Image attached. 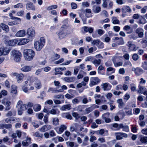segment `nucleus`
Instances as JSON below:
<instances>
[{"instance_id":"f257e3e1","label":"nucleus","mask_w":147,"mask_h":147,"mask_svg":"<svg viewBox=\"0 0 147 147\" xmlns=\"http://www.w3.org/2000/svg\"><path fill=\"white\" fill-rule=\"evenodd\" d=\"M34 82V85L35 87L38 89H40L42 87V84L38 78L33 76H28L27 80L25 81L24 83L30 86Z\"/></svg>"},{"instance_id":"f03ea898","label":"nucleus","mask_w":147,"mask_h":147,"mask_svg":"<svg viewBox=\"0 0 147 147\" xmlns=\"http://www.w3.org/2000/svg\"><path fill=\"white\" fill-rule=\"evenodd\" d=\"M32 107L33 106V104L31 103H29L28 105L23 104V102L19 100L17 103L16 107L18 109V113L19 115H21L23 113V111L26 110L27 106Z\"/></svg>"},{"instance_id":"7ed1b4c3","label":"nucleus","mask_w":147,"mask_h":147,"mask_svg":"<svg viewBox=\"0 0 147 147\" xmlns=\"http://www.w3.org/2000/svg\"><path fill=\"white\" fill-rule=\"evenodd\" d=\"M24 56L25 59L27 61H32L35 56L34 51L31 49H25L23 52Z\"/></svg>"},{"instance_id":"20e7f679","label":"nucleus","mask_w":147,"mask_h":147,"mask_svg":"<svg viewBox=\"0 0 147 147\" xmlns=\"http://www.w3.org/2000/svg\"><path fill=\"white\" fill-rule=\"evenodd\" d=\"M45 42L43 37H41L38 40L34 41V46L35 49L37 51H40L44 45Z\"/></svg>"},{"instance_id":"39448f33","label":"nucleus","mask_w":147,"mask_h":147,"mask_svg":"<svg viewBox=\"0 0 147 147\" xmlns=\"http://www.w3.org/2000/svg\"><path fill=\"white\" fill-rule=\"evenodd\" d=\"M11 58L14 61L18 62L20 60L22 56L21 53L19 51L16 50H13L10 53Z\"/></svg>"},{"instance_id":"423d86ee","label":"nucleus","mask_w":147,"mask_h":147,"mask_svg":"<svg viewBox=\"0 0 147 147\" xmlns=\"http://www.w3.org/2000/svg\"><path fill=\"white\" fill-rule=\"evenodd\" d=\"M27 34L28 38L30 39H32L35 36L36 32L35 29L33 27H31L27 29Z\"/></svg>"},{"instance_id":"0eeeda50","label":"nucleus","mask_w":147,"mask_h":147,"mask_svg":"<svg viewBox=\"0 0 147 147\" xmlns=\"http://www.w3.org/2000/svg\"><path fill=\"white\" fill-rule=\"evenodd\" d=\"M122 13V15L123 17H124L126 16V13L127 12L131 13V9L127 5L123 6L121 9Z\"/></svg>"},{"instance_id":"6e6552de","label":"nucleus","mask_w":147,"mask_h":147,"mask_svg":"<svg viewBox=\"0 0 147 147\" xmlns=\"http://www.w3.org/2000/svg\"><path fill=\"white\" fill-rule=\"evenodd\" d=\"M10 50V49L6 47H0V56L2 55H5L8 54Z\"/></svg>"},{"instance_id":"1a4fd4ad","label":"nucleus","mask_w":147,"mask_h":147,"mask_svg":"<svg viewBox=\"0 0 147 147\" xmlns=\"http://www.w3.org/2000/svg\"><path fill=\"white\" fill-rule=\"evenodd\" d=\"M100 80L97 77L91 78L90 79L89 86L92 87L93 86L97 84L100 82Z\"/></svg>"},{"instance_id":"9d476101","label":"nucleus","mask_w":147,"mask_h":147,"mask_svg":"<svg viewBox=\"0 0 147 147\" xmlns=\"http://www.w3.org/2000/svg\"><path fill=\"white\" fill-rule=\"evenodd\" d=\"M66 30L65 29H63L56 32L58 35V37L59 39H62L64 38L66 35Z\"/></svg>"},{"instance_id":"9b49d317","label":"nucleus","mask_w":147,"mask_h":147,"mask_svg":"<svg viewBox=\"0 0 147 147\" xmlns=\"http://www.w3.org/2000/svg\"><path fill=\"white\" fill-rule=\"evenodd\" d=\"M115 135L117 140L122 139L123 137L127 138V134L123 133H116Z\"/></svg>"},{"instance_id":"f8f14e48","label":"nucleus","mask_w":147,"mask_h":147,"mask_svg":"<svg viewBox=\"0 0 147 147\" xmlns=\"http://www.w3.org/2000/svg\"><path fill=\"white\" fill-rule=\"evenodd\" d=\"M132 70L135 72L136 75L137 76L141 75L143 72V70L140 67H137L136 68L132 67Z\"/></svg>"},{"instance_id":"ddd939ff","label":"nucleus","mask_w":147,"mask_h":147,"mask_svg":"<svg viewBox=\"0 0 147 147\" xmlns=\"http://www.w3.org/2000/svg\"><path fill=\"white\" fill-rule=\"evenodd\" d=\"M127 45L128 47V49L130 51H136L137 50L136 45L131 42H128Z\"/></svg>"},{"instance_id":"4468645a","label":"nucleus","mask_w":147,"mask_h":147,"mask_svg":"<svg viewBox=\"0 0 147 147\" xmlns=\"http://www.w3.org/2000/svg\"><path fill=\"white\" fill-rule=\"evenodd\" d=\"M110 113L107 112L102 114V117L106 123H109L111 122V119L109 118Z\"/></svg>"},{"instance_id":"2eb2a0df","label":"nucleus","mask_w":147,"mask_h":147,"mask_svg":"<svg viewBox=\"0 0 147 147\" xmlns=\"http://www.w3.org/2000/svg\"><path fill=\"white\" fill-rule=\"evenodd\" d=\"M138 92V93L143 94L144 95H147V89L145 87L140 85L139 86V90Z\"/></svg>"},{"instance_id":"dca6fc26","label":"nucleus","mask_w":147,"mask_h":147,"mask_svg":"<svg viewBox=\"0 0 147 147\" xmlns=\"http://www.w3.org/2000/svg\"><path fill=\"white\" fill-rule=\"evenodd\" d=\"M118 59L117 57H114L112 58V60L113 63L115 66L116 67L121 66L123 65L122 62H117Z\"/></svg>"},{"instance_id":"f3484780","label":"nucleus","mask_w":147,"mask_h":147,"mask_svg":"<svg viewBox=\"0 0 147 147\" xmlns=\"http://www.w3.org/2000/svg\"><path fill=\"white\" fill-rule=\"evenodd\" d=\"M144 30L142 28H138L136 30V32L138 34V37L142 38L144 35Z\"/></svg>"},{"instance_id":"a211bd4d","label":"nucleus","mask_w":147,"mask_h":147,"mask_svg":"<svg viewBox=\"0 0 147 147\" xmlns=\"http://www.w3.org/2000/svg\"><path fill=\"white\" fill-rule=\"evenodd\" d=\"M122 124H118L117 123H115L113 124L112 127L111 128V129L113 130H119L121 128H122Z\"/></svg>"},{"instance_id":"6ab92c4d","label":"nucleus","mask_w":147,"mask_h":147,"mask_svg":"<svg viewBox=\"0 0 147 147\" xmlns=\"http://www.w3.org/2000/svg\"><path fill=\"white\" fill-rule=\"evenodd\" d=\"M113 40L114 42L116 43L118 45H123L124 43L123 38L121 37H115Z\"/></svg>"},{"instance_id":"aec40b11","label":"nucleus","mask_w":147,"mask_h":147,"mask_svg":"<svg viewBox=\"0 0 147 147\" xmlns=\"http://www.w3.org/2000/svg\"><path fill=\"white\" fill-rule=\"evenodd\" d=\"M101 86L102 87V88L104 91L109 90L111 89L112 87L111 85L107 83L102 84Z\"/></svg>"},{"instance_id":"412c9836","label":"nucleus","mask_w":147,"mask_h":147,"mask_svg":"<svg viewBox=\"0 0 147 147\" xmlns=\"http://www.w3.org/2000/svg\"><path fill=\"white\" fill-rule=\"evenodd\" d=\"M66 127L64 125H62L58 128L55 129L57 133L59 134H61L66 129Z\"/></svg>"},{"instance_id":"4be33fe9","label":"nucleus","mask_w":147,"mask_h":147,"mask_svg":"<svg viewBox=\"0 0 147 147\" xmlns=\"http://www.w3.org/2000/svg\"><path fill=\"white\" fill-rule=\"evenodd\" d=\"M25 30L23 29L18 31L15 34V36L17 37H22L26 35Z\"/></svg>"},{"instance_id":"5701e85b","label":"nucleus","mask_w":147,"mask_h":147,"mask_svg":"<svg viewBox=\"0 0 147 147\" xmlns=\"http://www.w3.org/2000/svg\"><path fill=\"white\" fill-rule=\"evenodd\" d=\"M52 128L51 126L49 125H46L43 126L42 127L39 129V131L41 132H45L50 129Z\"/></svg>"},{"instance_id":"b1692460","label":"nucleus","mask_w":147,"mask_h":147,"mask_svg":"<svg viewBox=\"0 0 147 147\" xmlns=\"http://www.w3.org/2000/svg\"><path fill=\"white\" fill-rule=\"evenodd\" d=\"M1 103L5 106V110L8 111L10 109L11 107L10 106L11 105V102L10 101L7 100L5 102L4 100H3Z\"/></svg>"},{"instance_id":"393cba45","label":"nucleus","mask_w":147,"mask_h":147,"mask_svg":"<svg viewBox=\"0 0 147 147\" xmlns=\"http://www.w3.org/2000/svg\"><path fill=\"white\" fill-rule=\"evenodd\" d=\"M30 39L29 38H22L20 40L18 45H24L28 43Z\"/></svg>"},{"instance_id":"a878e982","label":"nucleus","mask_w":147,"mask_h":147,"mask_svg":"<svg viewBox=\"0 0 147 147\" xmlns=\"http://www.w3.org/2000/svg\"><path fill=\"white\" fill-rule=\"evenodd\" d=\"M17 87L15 85H12L11 87V94L12 96H14L17 94Z\"/></svg>"},{"instance_id":"bb28decb","label":"nucleus","mask_w":147,"mask_h":147,"mask_svg":"<svg viewBox=\"0 0 147 147\" xmlns=\"http://www.w3.org/2000/svg\"><path fill=\"white\" fill-rule=\"evenodd\" d=\"M123 30L128 34L131 33L133 31L131 27L128 25H126L124 26Z\"/></svg>"},{"instance_id":"cd10ccee","label":"nucleus","mask_w":147,"mask_h":147,"mask_svg":"<svg viewBox=\"0 0 147 147\" xmlns=\"http://www.w3.org/2000/svg\"><path fill=\"white\" fill-rule=\"evenodd\" d=\"M0 28H1L3 30L5 31L6 32H8L9 31L8 26L4 23L0 24Z\"/></svg>"},{"instance_id":"c85d7f7f","label":"nucleus","mask_w":147,"mask_h":147,"mask_svg":"<svg viewBox=\"0 0 147 147\" xmlns=\"http://www.w3.org/2000/svg\"><path fill=\"white\" fill-rule=\"evenodd\" d=\"M32 67V66H25L22 67L21 70L24 72H28L31 70Z\"/></svg>"},{"instance_id":"c756f323","label":"nucleus","mask_w":147,"mask_h":147,"mask_svg":"<svg viewBox=\"0 0 147 147\" xmlns=\"http://www.w3.org/2000/svg\"><path fill=\"white\" fill-rule=\"evenodd\" d=\"M82 97L78 96L74 98L72 100V102L74 104H77L79 103L82 100Z\"/></svg>"},{"instance_id":"7c9ffc66","label":"nucleus","mask_w":147,"mask_h":147,"mask_svg":"<svg viewBox=\"0 0 147 147\" xmlns=\"http://www.w3.org/2000/svg\"><path fill=\"white\" fill-rule=\"evenodd\" d=\"M82 29L85 32H89L90 33H92L94 31V29L90 27L84 26L82 27Z\"/></svg>"},{"instance_id":"2f4dec72","label":"nucleus","mask_w":147,"mask_h":147,"mask_svg":"<svg viewBox=\"0 0 147 147\" xmlns=\"http://www.w3.org/2000/svg\"><path fill=\"white\" fill-rule=\"evenodd\" d=\"M18 40L17 39H14L13 40H9L8 42V44L9 46H14L18 42Z\"/></svg>"},{"instance_id":"473e14b6","label":"nucleus","mask_w":147,"mask_h":147,"mask_svg":"<svg viewBox=\"0 0 147 147\" xmlns=\"http://www.w3.org/2000/svg\"><path fill=\"white\" fill-rule=\"evenodd\" d=\"M86 13L85 15L88 18L92 17L93 16V14L91 13V10L89 9H86L85 10Z\"/></svg>"},{"instance_id":"72a5a7b5","label":"nucleus","mask_w":147,"mask_h":147,"mask_svg":"<svg viewBox=\"0 0 147 147\" xmlns=\"http://www.w3.org/2000/svg\"><path fill=\"white\" fill-rule=\"evenodd\" d=\"M26 9L28 10H35V6L32 3H28L26 5Z\"/></svg>"},{"instance_id":"f704fd0d","label":"nucleus","mask_w":147,"mask_h":147,"mask_svg":"<svg viewBox=\"0 0 147 147\" xmlns=\"http://www.w3.org/2000/svg\"><path fill=\"white\" fill-rule=\"evenodd\" d=\"M71 106L70 104L64 105L62 106L60 110L62 111H65L66 110H69L71 109Z\"/></svg>"},{"instance_id":"c9c22d12","label":"nucleus","mask_w":147,"mask_h":147,"mask_svg":"<svg viewBox=\"0 0 147 147\" xmlns=\"http://www.w3.org/2000/svg\"><path fill=\"white\" fill-rule=\"evenodd\" d=\"M111 21L113 24H119L120 22L117 18L115 16H113L111 18Z\"/></svg>"},{"instance_id":"e433bc0d","label":"nucleus","mask_w":147,"mask_h":147,"mask_svg":"<svg viewBox=\"0 0 147 147\" xmlns=\"http://www.w3.org/2000/svg\"><path fill=\"white\" fill-rule=\"evenodd\" d=\"M17 82L18 83L21 82L23 80L24 78V75L23 74L21 73L19 74H18L17 76Z\"/></svg>"},{"instance_id":"4c0bfd02","label":"nucleus","mask_w":147,"mask_h":147,"mask_svg":"<svg viewBox=\"0 0 147 147\" xmlns=\"http://www.w3.org/2000/svg\"><path fill=\"white\" fill-rule=\"evenodd\" d=\"M16 133L18 137L19 138H20L22 135L24 136L23 138L26 136V133L24 132L22 133L21 131L20 130H17L16 131Z\"/></svg>"},{"instance_id":"58836bf2","label":"nucleus","mask_w":147,"mask_h":147,"mask_svg":"<svg viewBox=\"0 0 147 147\" xmlns=\"http://www.w3.org/2000/svg\"><path fill=\"white\" fill-rule=\"evenodd\" d=\"M31 138L27 137V141H24L22 142V144L24 146H26L31 143Z\"/></svg>"},{"instance_id":"ea45409f","label":"nucleus","mask_w":147,"mask_h":147,"mask_svg":"<svg viewBox=\"0 0 147 147\" xmlns=\"http://www.w3.org/2000/svg\"><path fill=\"white\" fill-rule=\"evenodd\" d=\"M140 141L143 143L146 144L147 143V137L142 135L140 136Z\"/></svg>"},{"instance_id":"a19ab883","label":"nucleus","mask_w":147,"mask_h":147,"mask_svg":"<svg viewBox=\"0 0 147 147\" xmlns=\"http://www.w3.org/2000/svg\"><path fill=\"white\" fill-rule=\"evenodd\" d=\"M34 111L36 112L40 111L41 109V107L40 105L38 104L34 105L33 107Z\"/></svg>"},{"instance_id":"79ce46f5","label":"nucleus","mask_w":147,"mask_h":147,"mask_svg":"<svg viewBox=\"0 0 147 147\" xmlns=\"http://www.w3.org/2000/svg\"><path fill=\"white\" fill-rule=\"evenodd\" d=\"M93 11L95 13H99L101 11V8L99 6H93Z\"/></svg>"},{"instance_id":"37998d69","label":"nucleus","mask_w":147,"mask_h":147,"mask_svg":"<svg viewBox=\"0 0 147 147\" xmlns=\"http://www.w3.org/2000/svg\"><path fill=\"white\" fill-rule=\"evenodd\" d=\"M66 144L67 146L70 147H77L78 145L76 144H74L73 142H66Z\"/></svg>"},{"instance_id":"c03bdc74","label":"nucleus","mask_w":147,"mask_h":147,"mask_svg":"<svg viewBox=\"0 0 147 147\" xmlns=\"http://www.w3.org/2000/svg\"><path fill=\"white\" fill-rule=\"evenodd\" d=\"M117 102L118 104V106L120 108H121L124 105V103L122 99L120 98L117 100Z\"/></svg>"},{"instance_id":"a18cd8bd","label":"nucleus","mask_w":147,"mask_h":147,"mask_svg":"<svg viewBox=\"0 0 147 147\" xmlns=\"http://www.w3.org/2000/svg\"><path fill=\"white\" fill-rule=\"evenodd\" d=\"M58 6L56 5H54L48 6L47 8V10L48 11H50L53 9H56L57 8Z\"/></svg>"},{"instance_id":"49530a36","label":"nucleus","mask_w":147,"mask_h":147,"mask_svg":"<svg viewBox=\"0 0 147 147\" xmlns=\"http://www.w3.org/2000/svg\"><path fill=\"white\" fill-rule=\"evenodd\" d=\"M55 75L57 74H62V69L61 68H56L55 69Z\"/></svg>"},{"instance_id":"de8ad7c7","label":"nucleus","mask_w":147,"mask_h":147,"mask_svg":"<svg viewBox=\"0 0 147 147\" xmlns=\"http://www.w3.org/2000/svg\"><path fill=\"white\" fill-rule=\"evenodd\" d=\"M102 43V42L98 39L97 40H93L91 42V44L93 45H96V46L98 44Z\"/></svg>"},{"instance_id":"09e8293b","label":"nucleus","mask_w":147,"mask_h":147,"mask_svg":"<svg viewBox=\"0 0 147 147\" xmlns=\"http://www.w3.org/2000/svg\"><path fill=\"white\" fill-rule=\"evenodd\" d=\"M101 60L100 59H95L92 61V63L94 64L96 66H98L100 64Z\"/></svg>"},{"instance_id":"8fccbe9b","label":"nucleus","mask_w":147,"mask_h":147,"mask_svg":"<svg viewBox=\"0 0 147 147\" xmlns=\"http://www.w3.org/2000/svg\"><path fill=\"white\" fill-rule=\"evenodd\" d=\"M16 114V112H14V111H10L8 112L6 114V117H11L12 116H15Z\"/></svg>"},{"instance_id":"3c124183","label":"nucleus","mask_w":147,"mask_h":147,"mask_svg":"<svg viewBox=\"0 0 147 147\" xmlns=\"http://www.w3.org/2000/svg\"><path fill=\"white\" fill-rule=\"evenodd\" d=\"M59 113V111L57 109H53L50 111V113L52 114H57Z\"/></svg>"},{"instance_id":"603ef678","label":"nucleus","mask_w":147,"mask_h":147,"mask_svg":"<svg viewBox=\"0 0 147 147\" xmlns=\"http://www.w3.org/2000/svg\"><path fill=\"white\" fill-rule=\"evenodd\" d=\"M141 42L143 48H145L147 47V41L146 40L143 39H142Z\"/></svg>"},{"instance_id":"864d4df0","label":"nucleus","mask_w":147,"mask_h":147,"mask_svg":"<svg viewBox=\"0 0 147 147\" xmlns=\"http://www.w3.org/2000/svg\"><path fill=\"white\" fill-rule=\"evenodd\" d=\"M59 120L58 118L55 117L53 119V124L55 125H57L59 124Z\"/></svg>"},{"instance_id":"5fc2aeb1","label":"nucleus","mask_w":147,"mask_h":147,"mask_svg":"<svg viewBox=\"0 0 147 147\" xmlns=\"http://www.w3.org/2000/svg\"><path fill=\"white\" fill-rule=\"evenodd\" d=\"M48 91V92H51L53 93H56L59 92V90H56L55 89L53 88H49Z\"/></svg>"},{"instance_id":"6e6d98bb","label":"nucleus","mask_w":147,"mask_h":147,"mask_svg":"<svg viewBox=\"0 0 147 147\" xmlns=\"http://www.w3.org/2000/svg\"><path fill=\"white\" fill-rule=\"evenodd\" d=\"M109 0H102V7L104 8H107L108 6V3Z\"/></svg>"},{"instance_id":"4d7b16f0","label":"nucleus","mask_w":147,"mask_h":147,"mask_svg":"<svg viewBox=\"0 0 147 147\" xmlns=\"http://www.w3.org/2000/svg\"><path fill=\"white\" fill-rule=\"evenodd\" d=\"M60 57V55L57 54H55L53 56L52 59L53 60H55L59 58Z\"/></svg>"},{"instance_id":"13d9d810","label":"nucleus","mask_w":147,"mask_h":147,"mask_svg":"<svg viewBox=\"0 0 147 147\" xmlns=\"http://www.w3.org/2000/svg\"><path fill=\"white\" fill-rule=\"evenodd\" d=\"M130 98L129 94L128 93H126L123 96V99L124 100L127 101Z\"/></svg>"},{"instance_id":"bf43d9fd","label":"nucleus","mask_w":147,"mask_h":147,"mask_svg":"<svg viewBox=\"0 0 147 147\" xmlns=\"http://www.w3.org/2000/svg\"><path fill=\"white\" fill-rule=\"evenodd\" d=\"M96 49L97 48L95 47H91L88 49V51L90 53H92L93 52L96 51Z\"/></svg>"},{"instance_id":"052dcab7","label":"nucleus","mask_w":147,"mask_h":147,"mask_svg":"<svg viewBox=\"0 0 147 147\" xmlns=\"http://www.w3.org/2000/svg\"><path fill=\"white\" fill-rule=\"evenodd\" d=\"M14 8H22L23 7V4L22 3H19L13 6Z\"/></svg>"},{"instance_id":"680f3d73","label":"nucleus","mask_w":147,"mask_h":147,"mask_svg":"<svg viewBox=\"0 0 147 147\" xmlns=\"http://www.w3.org/2000/svg\"><path fill=\"white\" fill-rule=\"evenodd\" d=\"M5 128L10 131H11L12 130V126L11 124H5Z\"/></svg>"},{"instance_id":"e2e57ef3","label":"nucleus","mask_w":147,"mask_h":147,"mask_svg":"<svg viewBox=\"0 0 147 147\" xmlns=\"http://www.w3.org/2000/svg\"><path fill=\"white\" fill-rule=\"evenodd\" d=\"M139 59L138 55L136 53L132 55V59L135 61Z\"/></svg>"},{"instance_id":"0e129e2a","label":"nucleus","mask_w":147,"mask_h":147,"mask_svg":"<svg viewBox=\"0 0 147 147\" xmlns=\"http://www.w3.org/2000/svg\"><path fill=\"white\" fill-rule=\"evenodd\" d=\"M64 61V59L63 58H61L59 60L55 61L54 62V63L55 64L58 65L62 63Z\"/></svg>"},{"instance_id":"69168bd1","label":"nucleus","mask_w":147,"mask_h":147,"mask_svg":"<svg viewBox=\"0 0 147 147\" xmlns=\"http://www.w3.org/2000/svg\"><path fill=\"white\" fill-rule=\"evenodd\" d=\"M123 128V131L126 132H128L129 131V127L127 126H123V127H122Z\"/></svg>"},{"instance_id":"338daca9","label":"nucleus","mask_w":147,"mask_h":147,"mask_svg":"<svg viewBox=\"0 0 147 147\" xmlns=\"http://www.w3.org/2000/svg\"><path fill=\"white\" fill-rule=\"evenodd\" d=\"M5 122L9 123H13V122H12V117H8L5 119Z\"/></svg>"},{"instance_id":"774afa93","label":"nucleus","mask_w":147,"mask_h":147,"mask_svg":"<svg viewBox=\"0 0 147 147\" xmlns=\"http://www.w3.org/2000/svg\"><path fill=\"white\" fill-rule=\"evenodd\" d=\"M142 66L145 70H147V62H144V63H143Z\"/></svg>"}]
</instances>
